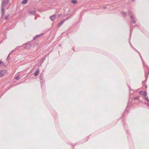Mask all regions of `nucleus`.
I'll list each match as a JSON object with an SVG mask.
<instances>
[{
    "label": "nucleus",
    "instance_id": "nucleus-1",
    "mask_svg": "<svg viewBox=\"0 0 149 149\" xmlns=\"http://www.w3.org/2000/svg\"><path fill=\"white\" fill-rule=\"evenodd\" d=\"M129 14L132 22L133 23L135 24L136 23V19L135 17L133 15L132 12L131 11H129Z\"/></svg>",
    "mask_w": 149,
    "mask_h": 149
},
{
    "label": "nucleus",
    "instance_id": "nucleus-2",
    "mask_svg": "<svg viewBox=\"0 0 149 149\" xmlns=\"http://www.w3.org/2000/svg\"><path fill=\"white\" fill-rule=\"evenodd\" d=\"M5 3V1H3L1 3V12L2 13V16H3L5 13V7L4 6Z\"/></svg>",
    "mask_w": 149,
    "mask_h": 149
},
{
    "label": "nucleus",
    "instance_id": "nucleus-3",
    "mask_svg": "<svg viewBox=\"0 0 149 149\" xmlns=\"http://www.w3.org/2000/svg\"><path fill=\"white\" fill-rule=\"evenodd\" d=\"M7 73V71L6 70H1L0 71V76L3 77Z\"/></svg>",
    "mask_w": 149,
    "mask_h": 149
},
{
    "label": "nucleus",
    "instance_id": "nucleus-4",
    "mask_svg": "<svg viewBox=\"0 0 149 149\" xmlns=\"http://www.w3.org/2000/svg\"><path fill=\"white\" fill-rule=\"evenodd\" d=\"M49 18L52 21H54L56 18V15L54 14L52 16H50Z\"/></svg>",
    "mask_w": 149,
    "mask_h": 149
},
{
    "label": "nucleus",
    "instance_id": "nucleus-5",
    "mask_svg": "<svg viewBox=\"0 0 149 149\" xmlns=\"http://www.w3.org/2000/svg\"><path fill=\"white\" fill-rule=\"evenodd\" d=\"M139 93L141 95H147V93L146 91H144L143 92L140 91L139 92Z\"/></svg>",
    "mask_w": 149,
    "mask_h": 149
},
{
    "label": "nucleus",
    "instance_id": "nucleus-6",
    "mask_svg": "<svg viewBox=\"0 0 149 149\" xmlns=\"http://www.w3.org/2000/svg\"><path fill=\"white\" fill-rule=\"evenodd\" d=\"M43 34H44L43 33H42L36 36L35 37H34L33 39L35 40V39H36L37 37H39L42 35Z\"/></svg>",
    "mask_w": 149,
    "mask_h": 149
},
{
    "label": "nucleus",
    "instance_id": "nucleus-7",
    "mask_svg": "<svg viewBox=\"0 0 149 149\" xmlns=\"http://www.w3.org/2000/svg\"><path fill=\"white\" fill-rule=\"evenodd\" d=\"M25 47L26 48L29 49L31 47V45L30 44H28L26 45Z\"/></svg>",
    "mask_w": 149,
    "mask_h": 149
},
{
    "label": "nucleus",
    "instance_id": "nucleus-8",
    "mask_svg": "<svg viewBox=\"0 0 149 149\" xmlns=\"http://www.w3.org/2000/svg\"><path fill=\"white\" fill-rule=\"evenodd\" d=\"M29 13L31 14L34 15L36 14V11L35 10L30 11Z\"/></svg>",
    "mask_w": 149,
    "mask_h": 149
},
{
    "label": "nucleus",
    "instance_id": "nucleus-9",
    "mask_svg": "<svg viewBox=\"0 0 149 149\" xmlns=\"http://www.w3.org/2000/svg\"><path fill=\"white\" fill-rule=\"evenodd\" d=\"M28 1V0H24L22 2V3L23 4H26Z\"/></svg>",
    "mask_w": 149,
    "mask_h": 149
},
{
    "label": "nucleus",
    "instance_id": "nucleus-10",
    "mask_svg": "<svg viewBox=\"0 0 149 149\" xmlns=\"http://www.w3.org/2000/svg\"><path fill=\"white\" fill-rule=\"evenodd\" d=\"M39 70H37L34 74V75L36 76H37L38 75L39 73Z\"/></svg>",
    "mask_w": 149,
    "mask_h": 149
},
{
    "label": "nucleus",
    "instance_id": "nucleus-11",
    "mask_svg": "<svg viewBox=\"0 0 149 149\" xmlns=\"http://www.w3.org/2000/svg\"><path fill=\"white\" fill-rule=\"evenodd\" d=\"M65 21V20H64L63 21H62L58 25L59 27L61 26L63 24L64 22Z\"/></svg>",
    "mask_w": 149,
    "mask_h": 149
},
{
    "label": "nucleus",
    "instance_id": "nucleus-12",
    "mask_svg": "<svg viewBox=\"0 0 149 149\" xmlns=\"http://www.w3.org/2000/svg\"><path fill=\"white\" fill-rule=\"evenodd\" d=\"M20 77L19 75H17L15 77V79L17 80H19L20 79Z\"/></svg>",
    "mask_w": 149,
    "mask_h": 149
},
{
    "label": "nucleus",
    "instance_id": "nucleus-13",
    "mask_svg": "<svg viewBox=\"0 0 149 149\" xmlns=\"http://www.w3.org/2000/svg\"><path fill=\"white\" fill-rule=\"evenodd\" d=\"M144 98L146 100H147V101L149 102V99L148 97H145Z\"/></svg>",
    "mask_w": 149,
    "mask_h": 149
},
{
    "label": "nucleus",
    "instance_id": "nucleus-14",
    "mask_svg": "<svg viewBox=\"0 0 149 149\" xmlns=\"http://www.w3.org/2000/svg\"><path fill=\"white\" fill-rule=\"evenodd\" d=\"M77 2L75 0H73L72 1V3L74 4H75V3H76Z\"/></svg>",
    "mask_w": 149,
    "mask_h": 149
},
{
    "label": "nucleus",
    "instance_id": "nucleus-15",
    "mask_svg": "<svg viewBox=\"0 0 149 149\" xmlns=\"http://www.w3.org/2000/svg\"><path fill=\"white\" fill-rule=\"evenodd\" d=\"M11 54V53H10L8 55V57H7V61H8L9 60V56L10 55V54Z\"/></svg>",
    "mask_w": 149,
    "mask_h": 149
},
{
    "label": "nucleus",
    "instance_id": "nucleus-16",
    "mask_svg": "<svg viewBox=\"0 0 149 149\" xmlns=\"http://www.w3.org/2000/svg\"><path fill=\"white\" fill-rule=\"evenodd\" d=\"M122 13L123 15L124 16H125L126 15V13L125 12H122Z\"/></svg>",
    "mask_w": 149,
    "mask_h": 149
},
{
    "label": "nucleus",
    "instance_id": "nucleus-17",
    "mask_svg": "<svg viewBox=\"0 0 149 149\" xmlns=\"http://www.w3.org/2000/svg\"><path fill=\"white\" fill-rule=\"evenodd\" d=\"M139 96H136L135 97H134V100H138L139 99Z\"/></svg>",
    "mask_w": 149,
    "mask_h": 149
},
{
    "label": "nucleus",
    "instance_id": "nucleus-18",
    "mask_svg": "<svg viewBox=\"0 0 149 149\" xmlns=\"http://www.w3.org/2000/svg\"><path fill=\"white\" fill-rule=\"evenodd\" d=\"M61 14H59L58 15V18H60L61 17Z\"/></svg>",
    "mask_w": 149,
    "mask_h": 149
},
{
    "label": "nucleus",
    "instance_id": "nucleus-19",
    "mask_svg": "<svg viewBox=\"0 0 149 149\" xmlns=\"http://www.w3.org/2000/svg\"><path fill=\"white\" fill-rule=\"evenodd\" d=\"M131 46H132V47L134 49H135L136 51H137V50H136V49H135L134 47H133L131 45Z\"/></svg>",
    "mask_w": 149,
    "mask_h": 149
},
{
    "label": "nucleus",
    "instance_id": "nucleus-20",
    "mask_svg": "<svg viewBox=\"0 0 149 149\" xmlns=\"http://www.w3.org/2000/svg\"><path fill=\"white\" fill-rule=\"evenodd\" d=\"M145 104H147L148 105V106L149 107V104H148V103H145Z\"/></svg>",
    "mask_w": 149,
    "mask_h": 149
},
{
    "label": "nucleus",
    "instance_id": "nucleus-21",
    "mask_svg": "<svg viewBox=\"0 0 149 149\" xmlns=\"http://www.w3.org/2000/svg\"><path fill=\"white\" fill-rule=\"evenodd\" d=\"M132 30L131 29H130V35H131V33H132Z\"/></svg>",
    "mask_w": 149,
    "mask_h": 149
},
{
    "label": "nucleus",
    "instance_id": "nucleus-22",
    "mask_svg": "<svg viewBox=\"0 0 149 149\" xmlns=\"http://www.w3.org/2000/svg\"><path fill=\"white\" fill-rule=\"evenodd\" d=\"M138 52L139 53V55H140V57H141V59H142V61H143V60H142V58H141V55H140V54L139 52Z\"/></svg>",
    "mask_w": 149,
    "mask_h": 149
},
{
    "label": "nucleus",
    "instance_id": "nucleus-23",
    "mask_svg": "<svg viewBox=\"0 0 149 149\" xmlns=\"http://www.w3.org/2000/svg\"><path fill=\"white\" fill-rule=\"evenodd\" d=\"M15 49H14V50H13L10 53H11V54L14 52V51H15Z\"/></svg>",
    "mask_w": 149,
    "mask_h": 149
},
{
    "label": "nucleus",
    "instance_id": "nucleus-24",
    "mask_svg": "<svg viewBox=\"0 0 149 149\" xmlns=\"http://www.w3.org/2000/svg\"><path fill=\"white\" fill-rule=\"evenodd\" d=\"M19 47H17L16 48H15V50L16 49H19Z\"/></svg>",
    "mask_w": 149,
    "mask_h": 149
},
{
    "label": "nucleus",
    "instance_id": "nucleus-25",
    "mask_svg": "<svg viewBox=\"0 0 149 149\" xmlns=\"http://www.w3.org/2000/svg\"><path fill=\"white\" fill-rule=\"evenodd\" d=\"M8 18V16H7L5 17V19H7Z\"/></svg>",
    "mask_w": 149,
    "mask_h": 149
},
{
    "label": "nucleus",
    "instance_id": "nucleus-26",
    "mask_svg": "<svg viewBox=\"0 0 149 149\" xmlns=\"http://www.w3.org/2000/svg\"><path fill=\"white\" fill-rule=\"evenodd\" d=\"M146 76V79H147L148 78V76H146V75L145 76Z\"/></svg>",
    "mask_w": 149,
    "mask_h": 149
},
{
    "label": "nucleus",
    "instance_id": "nucleus-27",
    "mask_svg": "<svg viewBox=\"0 0 149 149\" xmlns=\"http://www.w3.org/2000/svg\"><path fill=\"white\" fill-rule=\"evenodd\" d=\"M2 63V61H0V64L1 63Z\"/></svg>",
    "mask_w": 149,
    "mask_h": 149
},
{
    "label": "nucleus",
    "instance_id": "nucleus-28",
    "mask_svg": "<svg viewBox=\"0 0 149 149\" xmlns=\"http://www.w3.org/2000/svg\"><path fill=\"white\" fill-rule=\"evenodd\" d=\"M147 74H148V75L149 74V72H148V73H147Z\"/></svg>",
    "mask_w": 149,
    "mask_h": 149
},
{
    "label": "nucleus",
    "instance_id": "nucleus-29",
    "mask_svg": "<svg viewBox=\"0 0 149 149\" xmlns=\"http://www.w3.org/2000/svg\"><path fill=\"white\" fill-rule=\"evenodd\" d=\"M36 17H35V20H36Z\"/></svg>",
    "mask_w": 149,
    "mask_h": 149
},
{
    "label": "nucleus",
    "instance_id": "nucleus-30",
    "mask_svg": "<svg viewBox=\"0 0 149 149\" xmlns=\"http://www.w3.org/2000/svg\"><path fill=\"white\" fill-rule=\"evenodd\" d=\"M106 8V7H103V8Z\"/></svg>",
    "mask_w": 149,
    "mask_h": 149
},
{
    "label": "nucleus",
    "instance_id": "nucleus-31",
    "mask_svg": "<svg viewBox=\"0 0 149 149\" xmlns=\"http://www.w3.org/2000/svg\"><path fill=\"white\" fill-rule=\"evenodd\" d=\"M147 86H146V88H147Z\"/></svg>",
    "mask_w": 149,
    "mask_h": 149
}]
</instances>
